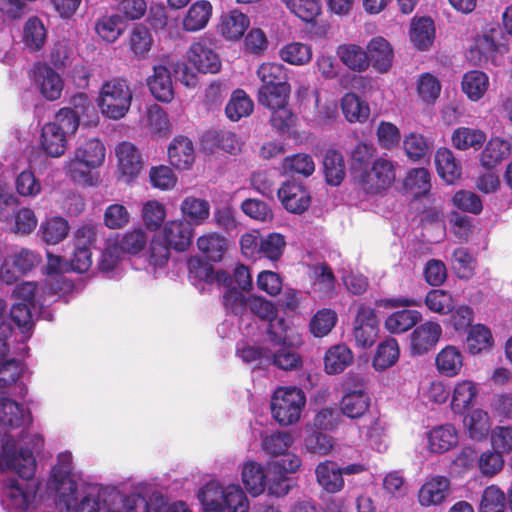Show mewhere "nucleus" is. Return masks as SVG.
Wrapping results in <instances>:
<instances>
[{"instance_id": "nucleus-1", "label": "nucleus", "mask_w": 512, "mask_h": 512, "mask_svg": "<svg viewBox=\"0 0 512 512\" xmlns=\"http://www.w3.org/2000/svg\"><path fill=\"white\" fill-rule=\"evenodd\" d=\"M105 159V147L96 138L79 140L73 154L65 162L66 174L78 183H86L93 169L99 167Z\"/></svg>"}, {"instance_id": "nucleus-2", "label": "nucleus", "mask_w": 512, "mask_h": 512, "mask_svg": "<svg viewBox=\"0 0 512 512\" xmlns=\"http://www.w3.org/2000/svg\"><path fill=\"white\" fill-rule=\"evenodd\" d=\"M132 91L126 80L113 78L105 81L97 100L103 116L112 120L123 118L130 109Z\"/></svg>"}, {"instance_id": "nucleus-3", "label": "nucleus", "mask_w": 512, "mask_h": 512, "mask_svg": "<svg viewBox=\"0 0 512 512\" xmlns=\"http://www.w3.org/2000/svg\"><path fill=\"white\" fill-rule=\"evenodd\" d=\"M305 404L306 396L302 389L280 387L271 398V413L279 425H293L300 420Z\"/></svg>"}, {"instance_id": "nucleus-4", "label": "nucleus", "mask_w": 512, "mask_h": 512, "mask_svg": "<svg viewBox=\"0 0 512 512\" xmlns=\"http://www.w3.org/2000/svg\"><path fill=\"white\" fill-rule=\"evenodd\" d=\"M17 197L11 193L0 194V221L17 234H30L37 226V218L29 208H17Z\"/></svg>"}, {"instance_id": "nucleus-5", "label": "nucleus", "mask_w": 512, "mask_h": 512, "mask_svg": "<svg viewBox=\"0 0 512 512\" xmlns=\"http://www.w3.org/2000/svg\"><path fill=\"white\" fill-rule=\"evenodd\" d=\"M396 166L397 164L390 159H375L372 166L364 169L359 176L363 189L375 193L389 187L396 178Z\"/></svg>"}, {"instance_id": "nucleus-6", "label": "nucleus", "mask_w": 512, "mask_h": 512, "mask_svg": "<svg viewBox=\"0 0 512 512\" xmlns=\"http://www.w3.org/2000/svg\"><path fill=\"white\" fill-rule=\"evenodd\" d=\"M3 460L0 471L7 469L14 470L21 478L29 480L35 475L36 460L33 452L29 448L21 447L16 449L14 441H6L2 445Z\"/></svg>"}, {"instance_id": "nucleus-7", "label": "nucleus", "mask_w": 512, "mask_h": 512, "mask_svg": "<svg viewBox=\"0 0 512 512\" xmlns=\"http://www.w3.org/2000/svg\"><path fill=\"white\" fill-rule=\"evenodd\" d=\"M379 320L375 310L364 304L359 305L354 320L353 336L358 347L370 348L379 336Z\"/></svg>"}, {"instance_id": "nucleus-8", "label": "nucleus", "mask_w": 512, "mask_h": 512, "mask_svg": "<svg viewBox=\"0 0 512 512\" xmlns=\"http://www.w3.org/2000/svg\"><path fill=\"white\" fill-rule=\"evenodd\" d=\"M38 290H13L18 300L10 308V319L23 334H31L34 328L32 309H36Z\"/></svg>"}, {"instance_id": "nucleus-9", "label": "nucleus", "mask_w": 512, "mask_h": 512, "mask_svg": "<svg viewBox=\"0 0 512 512\" xmlns=\"http://www.w3.org/2000/svg\"><path fill=\"white\" fill-rule=\"evenodd\" d=\"M120 179L125 183L133 182L140 174L144 159L143 155L133 143L123 141L115 147Z\"/></svg>"}, {"instance_id": "nucleus-10", "label": "nucleus", "mask_w": 512, "mask_h": 512, "mask_svg": "<svg viewBox=\"0 0 512 512\" xmlns=\"http://www.w3.org/2000/svg\"><path fill=\"white\" fill-rule=\"evenodd\" d=\"M32 79L40 94L48 101H55L62 95L64 81L60 74L47 64H36Z\"/></svg>"}, {"instance_id": "nucleus-11", "label": "nucleus", "mask_w": 512, "mask_h": 512, "mask_svg": "<svg viewBox=\"0 0 512 512\" xmlns=\"http://www.w3.org/2000/svg\"><path fill=\"white\" fill-rule=\"evenodd\" d=\"M442 336V327L438 322L426 321L417 326L410 334V353L422 356L434 350Z\"/></svg>"}, {"instance_id": "nucleus-12", "label": "nucleus", "mask_w": 512, "mask_h": 512, "mask_svg": "<svg viewBox=\"0 0 512 512\" xmlns=\"http://www.w3.org/2000/svg\"><path fill=\"white\" fill-rule=\"evenodd\" d=\"M345 394L340 402L343 415L351 419L363 417L369 410L371 399L364 389L362 382H358L355 388H351L349 382L344 384Z\"/></svg>"}, {"instance_id": "nucleus-13", "label": "nucleus", "mask_w": 512, "mask_h": 512, "mask_svg": "<svg viewBox=\"0 0 512 512\" xmlns=\"http://www.w3.org/2000/svg\"><path fill=\"white\" fill-rule=\"evenodd\" d=\"M188 276L192 285L206 284L210 286H221L230 280V274L224 270H214L209 264L204 263L200 258L193 257L188 261Z\"/></svg>"}, {"instance_id": "nucleus-14", "label": "nucleus", "mask_w": 512, "mask_h": 512, "mask_svg": "<svg viewBox=\"0 0 512 512\" xmlns=\"http://www.w3.org/2000/svg\"><path fill=\"white\" fill-rule=\"evenodd\" d=\"M499 34L500 32L491 30L489 33L478 36L474 41V45L469 50V60L477 65L488 62L495 63L496 55L502 48V45L497 40Z\"/></svg>"}, {"instance_id": "nucleus-15", "label": "nucleus", "mask_w": 512, "mask_h": 512, "mask_svg": "<svg viewBox=\"0 0 512 512\" xmlns=\"http://www.w3.org/2000/svg\"><path fill=\"white\" fill-rule=\"evenodd\" d=\"M278 197L286 210L301 214L308 209L311 198L301 183L288 181L278 189Z\"/></svg>"}, {"instance_id": "nucleus-16", "label": "nucleus", "mask_w": 512, "mask_h": 512, "mask_svg": "<svg viewBox=\"0 0 512 512\" xmlns=\"http://www.w3.org/2000/svg\"><path fill=\"white\" fill-rule=\"evenodd\" d=\"M187 60L201 73H216L221 66L218 55L204 41L195 42L190 46Z\"/></svg>"}, {"instance_id": "nucleus-17", "label": "nucleus", "mask_w": 512, "mask_h": 512, "mask_svg": "<svg viewBox=\"0 0 512 512\" xmlns=\"http://www.w3.org/2000/svg\"><path fill=\"white\" fill-rule=\"evenodd\" d=\"M450 480L445 476L428 479L418 491V502L423 507L442 504L449 495Z\"/></svg>"}, {"instance_id": "nucleus-18", "label": "nucleus", "mask_w": 512, "mask_h": 512, "mask_svg": "<svg viewBox=\"0 0 512 512\" xmlns=\"http://www.w3.org/2000/svg\"><path fill=\"white\" fill-rule=\"evenodd\" d=\"M163 236L170 247L176 251H185L191 244L193 228L187 220L168 221L164 225Z\"/></svg>"}, {"instance_id": "nucleus-19", "label": "nucleus", "mask_w": 512, "mask_h": 512, "mask_svg": "<svg viewBox=\"0 0 512 512\" xmlns=\"http://www.w3.org/2000/svg\"><path fill=\"white\" fill-rule=\"evenodd\" d=\"M168 158L172 166L179 170H188L195 161L193 142L185 136L175 137L168 147Z\"/></svg>"}, {"instance_id": "nucleus-20", "label": "nucleus", "mask_w": 512, "mask_h": 512, "mask_svg": "<svg viewBox=\"0 0 512 512\" xmlns=\"http://www.w3.org/2000/svg\"><path fill=\"white\" fill-rule=\"evenodd\" d=\"M147 85L155 99L168 103L174 97V90L169 69L164 65L153 68V75L147 80Z\"/></svg>"}, {"instance_id": "nucleus-21", "label": "nucleus", "mask_w": 512, "mask_h": 512, "mask_svg": "<svg viewBox=\"0 0 512 512\" xmlns=\"http://www.w3.org/2000/svg\"><path fill=\"white\" fill-rule=\"evenodd\" d=\"M318 484L328 493H337L344 488L339 465L331 460L320 462L315 469Z\"/></svg>"}, {"instance_id": "nucleus-22", "label": "nucleus", "mask_w": 512, "mask_h": 512, "mask_svg": "<svg viewBox=\"0 0 512 512\" xmlns=\"http://www.w3.org/2000/svg\"><path fill=\"white\" fill-rule=\"evenodd\" d=\"M369 64L380 73L389 70L393 61V50L389 42L383 37H375L367 46Z\"/></svg>"}, {"instance_id": "nucleus-23", "label": "nucleus", "mask_w": 512, "mask_h": 512, "mask_svg": "<svg viewBox=\"0 0 512 512\" xmlns=\"http://www.w3.org/2000/svg\"><path fill=\"white\" fill-rule=\"evenodd\" d=\"M353 359V353L347 345H334L325 353L324 370L329 375L339 374L353 363Z\"/></svg>"}, {"instance_id": "nucleus-24", "label": "nucleus", "mask_w": 512, "mask_h": 512, "mask_svg": "<svg viewBox=\"0 0 512 512\" xmlns=\"http://www.w3.org/2000/svg\"><path fill=\"white\" fill-rule=\"evenodd\" d=\"M47 40V29L41 19L30 17L23 26L22 42L30 52L41 50Z\"/></svg>"}, {"instance_id": "nucleus-25", "label": "nucleus", "mask_w": 512, "mask_h": 512, "mask_svg": "<svg viewBox=\"0 0 512 512\" xmlns=\"http://www.w3.org/2000/svg\"><path fill=\"white\" fill-rule=\"evenodd\" d=\"M428 443V447L433 453L447 452L458 443L457 431L450 424L435 427L428 434Z\"/></svg>"}, {"instance_id": "nucleus-26", "label": "nucleus", "mask_w": 512, "mask_h": 512, "mask_svg": "<svg viewBox=\"0 0 512 512\" xmlns=\"http://www.w3.org/2000/svg\"><path fill=\"white\" fill-rule=\"evenodd\" d=\"M70 225L60 216H53L41 222L38 235L48 245H56L62 242L68 235Z\"/></svg>"}, {"instance_id": "nucleus-27", "label": "nucleus", "mask_w": 512, "mask_h": 512, "mask_svg": "<svg viewBox=\"0 0 512 512\" xmlns=\"http://www.w3.org/2000/svg\"><path fill=\"white\" fill-rule=\"evenodd\" d=\"M435 165L439 176L448 184H453L461 176V164L448 148L443 147L437 150Z\"/></svg>"}, {"instance_id": "nucleus-28", "label": "nucleus", "mask_w": 512, "mask_h": 512, "mask_svg": "<svg viewBox=\"0 0 512 512\" xmlns=\"http://www.w3.org/2000/svg\"><path fill=\"white\" fill-rule=\"evenodd\" d=\"M336 54L340 61L355 72H363L369 67L367 51L356 44H342L337 47Z\"/></svg>"}, {"instance_id": "nucleus-29", "label": "nucleus", "mask_w": 512, "mask_h": 512, "mask_svg": "<svg viewBox=\"0 0 512 512\" xmlns=\"http://www.w3.org/2000/svg\"><path fill=\"white\" fill-rule=\"evenodd\" d=\"M490 82L485 72L479 70L468 71L463 75L461 88L471 101H479L488 91Z\"/></svg>"}, {"instance_id": "nucleus-30", "label": "nucleus", "mask_w": 512, "mask_h": 512, "mask_svg": "<svg viewBox=\"0 0 512 512\" xmlns=\"http://www.w3.org/2000/svg\"><path fill=\"white\" fill-rule=\"evenodd\" d=\"M435 364L440 374L454 377L459 374L463 366L462 353L457 347L448 345L438 352Z\"/></svg>"}, {"instance_id": "nucleus-31", "label": "nucleus", "mask_w": 512, "mask_h": 512, "mask_svg": "<svg viewBox=\"0 0 512 512\" xmlns=\"http://www.w3.org/2000/svg\"><path fill=\"white\" fill-rule=\"evenodd\" d=\"M67 135L55 124L47 123L42 128L41 146L51 157H60L67 148Z\"/></svg>"}, {"instance_id": "nucleus-32", "label": "nucleus", "mask_w": 512, "mask_h": 512, "mask_svg": "<svg viewBox=\"0 0 512 512\" xmlns=\"http://www.w3.org/2000/svg\"><path fill=\"white\" fill-rule=\"evenodd\" d=\"M212 14V6L206 0L196 1L188 9L184 19L183 28L188 32H196L205 28Z\"/></svg>"}, {"instance_id": "nucleus-33", "label": "nucleus", "mask_w": 512, "mask_h": 512, "mask_svg": "<svg viewBox=\"0 0 512 512\" xmlns=\"http://www.w3.org/2000/svg\"><path fill=\"white\" fill-rule=\"evenodd\" d=\"M242 482L252 496L262 494L267 484V476L263 467L254 461L245 463L242 469Z\"/></svg>"}, {"instance_id": "nucleus-34", "label": "nucleus", "mask_w": 512, "mask_h": 512, "mask_svg": "<svg viewBox=\"0 0 512 512\" xmlns=\"http://www.w3.org/2000/svg\"><path fill=\"white\" fill-rule=\"evenodd\" d=\"M422 320V314L417 310L403 309L389 315L384 323L386 330L392 334H401Z\"/></svg>"}, {"instance_id": "nucleus-35", "label": "nucleus", "mask_w": 512, "mask_h": 512, "mask_svg": "<svg viewBox=\"0 0 512 512\" xmlns=\"http://www.w3.org/2000/svg\"><path fill=\"white\" fill-rule=\"evenodd\" d=\"M451 141L458 150H479L486 141V134L479 129L459 127L453 131Z\"/></svg>"}, {"instance_id": "nucleus-36", "label": "nucleus", "mask_w": 512, "mask_h": 512, "mask_svg": "<svg viewBox=\"0 0 512 512\" xmlns=\"http://www.w3.org/2000/svg\"><path fill=\"white\" fill-rule=\"evenodd\" d=\"M478 390L476 385L469 380L458 382L453 390L451 409L454 413L464 414L476 398Z\"/></svg>"}, {"instance_id": "nucleus-37", "label": "nucleus", "mask_w": 512, "mask_h": 512, "mask_svg": "<svg viewBox=\"0 0 512 512\" xmlns=\"http://www.w3.org/2000/svg\"><path fill=\"white\" fill-rule=\"evenodd\" d=\"M291 345L278 346L275 351L270 349L269 366L273 365L283 371H294L302 368L301 355L291 349Z\"/></svg>"}, {"instance_id": "nucleus-38", "label": "nucleus", "mask_w": 512, "mask_h": 512, "mask_svg": "<svg viewBox=\"0 0 512 512\" xmlns=\"http://www.w3.org/2000/svg\"><path fill=\"white\" fill-rule=\"evenodd\" d=\"M511 153L510 142L498 137L492 138L481 153V164L486 168H494Z\"/></svg>"}, {"instance_id": "nucleus-39", "label": "nucleus", "mask_w": 512, "mask_h": 512, "mask_svg": "<svg viewBox=\"0 0 512 512\" xmlns=\"http://www.w3.org/2000/svg\"><path fill=\"white\" fill-rule=\"evenodd\" d=\"M324 174L328 184L338 186L343 181L346 168L343 156L337 150H328L323 160Z\"/></svg>"}, {"instance_id": "nucleus-40", "label": "nucleus", "mask_w": 512, "mask_h": 512, "mask_svg": "<svg viewBox=\"0 0 512 512\" xmlns=\"http://www.w3.org/2000/svg\"><path fill=\"white\" fill-rule=\"evenodd\" d=\"M249 26L248 17L237 10L222 15L220 30L227 39H239Z\"/></svg>"}, {"instance_id": "nucleus-41", "label": "nucleus", "mask_w": 512, "mask_h": 512, "mask_svg": "<svg viewBox=\"0 0 512 512\" xmlns=\"http://www.w3.org/2000/svg\"><path fill=\"white\" fill-rule=\"evenodd\" d=\"M435 28L430 18L422 17L413 20L410 30V39L420 50L427 49L434 40Z\"/></svg>"}, {"instance_id": "nucleus-42", "label": "nucleus", "mask_w": 512, "mask_h": 512, "mask_svg": "<svg viewBox=\"0 0 512 512\" xmlns=\"http://www.w3.org/2000/svg\"><path fill=\"white\" fill-rule=\"evenodd\" d=\"M463 423L469 436L477 441L485 439L491 427L490 417L482 409H475L470 414H467L463 419Z\"/></svg>"}, {"instance_id": "nucleus-43", "label": "nucleus", "mask_w": 512, "mask_h": 512, "mask_svg": "<svg viewBox=\"0 0 512 512\" xmlns=\"http://www.w3.org/2000/svg\"><path fill=\"white\" fill-rule=\"evenodd\" d=\"M399 346L394 338H387L381 342L373 357V367L377 371H384L393 366L399 359Z\"/></svg>"}, {"instance_id": "nucleus-44", "label": "nucleus", "mask_w": 512, "mask_h": 512, "mask_svg": "<svg viewBox=\"0 0 512 512\" xmlns=\"http://www.w3.org/2000/svg\"><path fill=\"white\" fill-rule=\"evenodd\" d=\"M235 354L245 364H253L256 368L269 366V347L245 342L241 346H237Z\"/></svg>"}, {"instance_id": "nucleus-45", "label": "nucleus", "mask_w": 512, "mask_h": 512, "mask_svg": "<svg viewBox=\"0 0 512 512\" xmlns=\"http://www.w3.org/2000/svg\"><path fill=\"white\" fill-rule=\"evenodd\" d=\"M197 246L208 260L217 262L227 249V240L219 234L210 233L199 237Z\"/></svg>"}, {"instance_id": "nucleus-46", "label": "nucleus", "mask_w": 512, "mask_h": 512, "mask_svg": "<svg viewBox=\"0 0 512 512\" xmlns=\"http://www.w3.org/2000/svg\"><path fill=\"white\" fill-rule=\"evenodd\" d=\"M282 170L285 174H297L307 178L314 173L315 163L311 155L306 153H297L284 158Z\"/></svg>"}, {"instance_id": "nucleus-47", "label": "nucleus", "mask_w": 512, "mask_h": 512, "mask_svg": "<svg viewBox=\"0 0 512 512\" xmlns=\"http://www.w3.org/2000/svg\"><path fill=\"white\" fill-rule=\"evenodd\" d=\"M145 257L148 263V268L156 274L158 270L164 269L168 264L170 258V246L158 237H154L150 241Z\"/></svg>"}, {"instance_id": "nucleus-48", "label": "nucleus", "mask_w": 512, "mask_h": 512, "mask_svg": "<svg viewBox=\"0 0 512 512\" xmlns=\"http://www.w3.org/2000/svg\"><path fill=\"white\" fill-rule=\"evenodd\" d=\"M343 114L349 122H364L370 114L367 103L363 102L356 94L347 93L341 101Z\"/></svg>"}, {"instance_id": "nucleus-49", "label": "nucleus", "mask_w": 512, "mask_h": 512, "mask_svg": "<svg viewBox=\"0 0 512 512\" xmlns=\"http://www.w3.org/2000/svg\"><path fill=\"white\" fill-rule=\"evenodd\" d=\"M289 85H262L258 91V101L270 110L286 105Z\"/></svg>"}, {"instance_id": "nucleus-50", "label": "nucleus", "mask_w": 512, "mask_h": 512, "mask_svg": "<svg viewBox=\"0 0 512 512\" xmlns=\"http://www.w3.org/2000/svg\"><path fill=\"white\" fill-rule=\"evenodd\" d=\"M467 349L470 354L476 355L487 350L493 345V337L488 327L477 324L469 329L466 339Z\"/></svg>"}, {"instance_id": "nucleus-51", "label": "nucleus", "mask_w": 512, "mask_h": 512, "mask_svg": "<svg viewBox=\"0 0 512 512\" xmlns=\"http://www.w3.org/2000/svg\"><path fill=\"white\" fill-rule=\"evenodd\" d=\"M253 111V102L243 90H236L228 101L225 113L231 121L247 117Z\"/></svg>"}, {"instance_id": "nucleus-52", "label": "nucleus", "mask_w": 512, "mask_h": 512, "mask_svg": "<svg viewBox=\"0 0 512 512\" xmlns=\"http://www.w3.org/2000/svg\"><path fill=\"white\" fill-rule=\"evenodd\" d=\"M293 444L291 433L286 431H274L262 436L261 447L271 456H279L288 451Z\"/></svg>"}, {"instance_id": "nucleus-53", "label": "nucleus", "mask_w": 512, "mask_h": 512, "mask_svg": "<svg viewBox=\"0 0 512 512\" xmlns=\"http://www.w3.org/2000/svg\"><path fill=\"white\" fill-rule=\"evenodd\" d=\"M225 488L216 481H210L199 489L198 499L206 511L219 512L222 508V500Z\"/></svg>"}, {"instance_id": "nucleus-54", "label": "nucleus", "mask_w": 512, "mask_h": 512, "mask_svg": "<svg viewBox=\"0 0 512 512\" xmlns=\"http://www.w3.org/2000/svg\"><path fill=\"white\" fill-rule=\"evenodd\" d=\"M223 498L220 512L249 511L248 498L239 485H229L225 487Z\"/></svg>"}, {"instance_id": "nucleus-55", "label": "nucleus", "mask_w": 512, "mask_h": 512, "mask_svg": "<svg viewBox=\"0 0 512 512\" xmlns=\"http://www.w3.org/2000/svg\"><path fill=\"white\" fill-rule=\"evenodd\" d=\"M338 321L336 312L332 309L323 308L318 310L311 318L309 330L315 337L328 335Z\"/></svg>"}, {"instance_id": "nucleus-56", "label": "nucleus", "mask_w": 512, "mask_h": 512, "mask_svg": "<svg viewBox=\"0 0 512 512\" xmlns=\"http://www.w3.org/2000/svg\"><path fill=\"white\" fill-rule=\"evenodd\" d=\"M147 243V235L141 228L133 229L123 234L120 238L113 242V245H117L118 250L121 254H138L143 250Z\"/></svg>"}, {"instance_id": "nucleus-57", "label": "nucleus", "mask_w": 512, "mask_h": 512, "mask_svg": "<svg viewBox=\"0 0 512 512\" xmlns=\"http://www.w3.org/2000/svg\"><path fill=\"white\" fill-rule=\"evenodd\" d=\"M304 445L308 452L325 456L332 451L334 440L323 431L311 428L305 436Z\"/></svg>"}, {"instance_id": "nucleus-58", "label": "nucleus", "mask_w": 512, "mask_h": 512, "mask_svg": "<svg viewBox=\"0 0 512 512\" xmlns=\"http://www.w3.org/2000/svg\"><path fill=\"white\" fill-rule=\"evenodd\" d=\"M287 9L304 22H312L321 12L320 0H282Z\"/></svg>"}, {"instance_id": "nucleus-59", "label": "nucleus", "mask_w": 512, "mask_h": 512, "mask_svg": "<svg viewBox=\"0 0 512 512\" xmlns=\"http://www.w3.org/2000/svg\"><path fill=\"white\" fill-rule=\"evenodd\" d=\"M286 246L285 237L280 233H269L260 238V249L258 258L264 257L271 261L281 258Z\"/></svg>"}, {"instance_id": "nucleus-60", "label": "nucleus", "mask_w": 512, "mask_h": 512, "mask_svg": "<svg viewBox=\"0 0 512 512\" xmlns=\"http://www.w3.org/2000/svg\"><path fill=\"white\" fill-rule=\"evenodd\" d=\"M419 98L427 105H433L441 93V83L434 75L423 73L419 76L416 86Z\"/></svg>"}, {"instance_id": "nucleus-61", "label": "nucleus", "mask_w": 512, "mask_h": 512, "mask_svg": "<svg viewBox=\"0 0 512 512\" xmlns=\"http://www.w3.org/2000/svg\"><path fill=\"white\" fill-rule=\"evenodd\" d=\"M427 308L438 314H449L455 308V300L449 290H428L425 297Z\"/></svg>"}, {"instance_id": "nucleus-62", "label": "nucleus", "mask_w": 512, "mask_h": 512, "mask_svg": "<svg viewBox=\"0 0 512 512\" xmlns=\"http://www.w3.org/2000/svg\"><path fill=\"white\" fill-rule=\"evenodd\" d=\"M121 17L119 15H106L95 23V31L99 37L108 43L115 42L122 34Z\"/></svg>"}, {"instance_id": "nucleus-63", "label": "nucleus", "mask_w": 512, "mask_h": 512, "mask_svg": "<svg viewBox=\"0 0 512 512\" xmlns=\"http://www.w3.org/2000/svg\"><path fill=\"white\" fill-rule=\"evenodd\" d=\"M291 329L284 317H277L276 315L268 321L266 333L274 346L291 345Z\"/></svg>"}, {"instance_id": "nucleus-64", "label": "nucleus", "mask_w": 512, "mask_h": 512, "mask_svg": "<svg viewBox=\"0 0 512 512\" xmlns=\"http://www.w3.org/2000/svg\"><path fill=\"white\" fill-rule=\"evenodd\" d=\"M505 511V494L495 485L488 486L484 489L479 512H504Z\"/></svg>"}]
</instances>
